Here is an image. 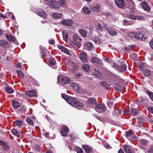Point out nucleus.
<instances>
[{"mask_svg": "<svg viewBox=\"0 0 153 153\" xmlns=\"http://www.w3.org/2000/svg\"><path fill=\"white\" fill-rule=\"evenodd\" d=\"M82 149L79 147H77V153H83Z\"/></svg>", "mask_w": 153, "mask_h": 153, "instance_id": "680f3d73", "label": "nucleus"}, {"mask_svg": "<svg viewBox=\"0 0 153 153\" xmlns=\"http://www.w3.org/2000/svg\"><path fill=\"white\" fill-rule=\"evenodd\" d=\"M0 17L2 18L3 19H5L6 18V16L4 15L3 14L1 13H0Z\"/></svg>", "mask_w": 153, "mask_h": 153, "instance_id": "69168bd1", "label": "nucleus"}, {"mask_svg": "<svg viewBox=\"0 0 153 153\" xmlns=\"http://www.w3.org/2000/svg\"><path fill=\"white\" fill-rule=\"evenodd\" d=\"M12 105L13 107L14 108H17L20 106V103L16 100L12 101Z\"/></svg>", "mask_w": 153, "mask_h": 153, "instance_id": "b1692460", "label": "nucleus"}, {"mask_svg": "<svg viewBox=\"0 0 153 153\" xmlns=\"http://www.w3.org/2000/svg\"><path fill=\"white\" fill-rule=\"evenodd\" d=\"M16 123L17 126H19L23 124V122L22 120H17L16 121Z\"/></svg>", "mask_w": 153, "mask_h": 153, "instance_id": "de8ad7c7", "label": "nucleus"}, {"mask_svg": "<svg viewBox=\"0 0 153 153\" xmlns=\"http://www.w3.org/2000/svg\"><path fill=\"white\" fill-rule=\"evenodd\" d=\"M153 150V146H151L149 149L148 153H152Z\"/></svg>", "mask_w": 153, "mask_h": 153, "instance_id": "052dcab7", "label": "nucleus"}, {"mask_svg": "<svg viewBox=\"0 0 153 153\" xmlns=\"http://www.w3.org/2000/svg\"><path fill=\"white\" fill-rule=\"evenodd\" d=\"M108 32L112 36H114L117 35V33L112 28H109Z\"/></svg>", "mask_w": 153, "mask_h": 153, "instance_id": "cd10ccee", "label": "nucleus"}, {"mask_svg": "<svg viewBox=\"0 0 153 153\" xmlns=\"http://www.w3.org/2000/svg\"><path fill=\"white\" fill-rule=\"evenodd\" d=\"M73 22L71 19H66L62 21L61 22V24L64 26H71L73 24Z\"/></svg>", "mask_w": 153, "mask_h": 153, "instance_id": "39448f33", "label": "nucleus"}, {"mask_svg": "<svg viewBox=\"0 0 153 153\" xmlns=\"http://www.w3.org/2000/svg\"><path fill=\"white\" fill-rule=\"evenodd\" d=\"M149 44L151 47L153 48V40H152L150 41Z\"/></svg>", "mask_w": 153, "mask_h": 153, "instance_id": "338daca9", "label": "nucleus"}, {"mask_svg": "<svg viewBox=\"0 0 153 153\" xmlns=\"http://www.w3.org/2000/svg\"><path fill=\"white\" fill-rule=\"evenodd\" d=\"M62 97L71 106L75 108L76 107V100L73 97L63 94H62Z\"/></svg>", "mask_w": 153, "mask_h": 153, "instance_id": "f257e3e1", "label": "nucleus"}, {"mask_svg": "<svg viewBox=\"0 0 153 153\" xmlns=\"http://www.w3.org/2000/svg\"><path fill=\"white\" fill-rule=\"evenodd\" d=\"M83 148L87 153H90L91 152V149L88 147L87 145H85L83 146Z\"/></svg>", "mask_w": 153, "mask_h": 153, "instance_id": "473e14b6", "label": "nucleus"}, {"mask_svg": "<svg viewBox=\"0 0 153 153\" xmlns=\"http://www.w3.org/2000/svg\"><path fill=\"white\" fill-rule=\"evenodd\" d=\"M58 2L59 8L65 6V0H59Z\"/></svg>", "mask_w": 153, "mask_h": 153, "instance_id": "c756f323", "label": "nucleus"}, {"mask_svg": "<svg viewBox=\"0 0 153 153\" xmlns=\"http://www.w3.org/2000/svg\"><path fill=\"white\" fill-rule=\"evenodd\" d=\"M40 2L45 4H48L49 3L48 0H41Z\"/></svg>", "mask_w": 153, "mask_h": 153, "instance_id": "bf43d9fd", "label": "nucleus"}, {"mask_svg": "<svg viewBox=\"0 0 153 153\" xmlns=\"http://www.w3.org/2000/svg\"><path fill=\"white\" fill-rule=\"evenodd\" d=\"M84 103L81 100H77V109H80L84 107Z\"/></svg>", "mask_w": 153, "mask_h": 153, "instance_id": "dca6fc26", "label": "nucleus"}, {"mask_svg": "<svg viewBox=\"0 0 153 153\" xmlns=\"http://www.w3.org/2000/svg\"><path fill=\"white\" fill-rule=\"evenodd\" d=\"M0 46L4 48H6L9 46V44L8 42L5 40H0Z\"/></svg>", "mask_w": 153, "mask_h": 153, "instance_id": "f3484780", "label": "nucleus"}, {"mask_svg": "<svg viewBox=\"0 0 153 153\" xmlns=\"http://www.w3.org/2000/svg\"><path fill=\"white\" fill-rule=\"evenodd\" d=\"M79 57L81 60L84 62H88L87 56L85 53H81L79 54Z\"/></svg>", "mask_w": 153, "mask_h": 153, "instance_id": "1a4fd4ad", "label": "nucleus"}, {"mask_svg": "<svg viewBox=\"0 0 153 153\" xmlns=\"http://www.w3.org/2000/svg\"><path fill=\"white\" fill-rule=\"evenodd\" d=\"M60 82L63 84H68L70 82L69 79L67 77L59 75L57 77V83Z\"/></svg>", "mask_w": 153, "mask_h": 153, "instance_id": "f03ea898", "label": "nucleus"}, {"mask_svg": "<svg viewBox=\"0 0 153 153\" xmlns=\"http://www.w3.org/2000/svg\"><path fill=\"white\" fill-rule=\"evenodd\" d=\"M71 86L73 87L74 90H76V84L75 82H72L71 83Z\"/></svg>", "mask_w": 153, "mask_h": 153, "instance_id": "603ef678", "label": "nucleus"}, {"mask_svg": "<svg viewBox=\"0 0 153 153\" xmlns=\"http://www.w3.org/2000/svg\"><path fill=\"white\" fill-rule=\"evenodd\" d=\"M126 66L124 62H122L120 66L118 67V69L121 72L125 71L126 70Z\"/></svg>", "mask_w": 153, "mask_h": 153, "instance_id": "4468645a", "label": "nucleus"}, {"mask_svg": "<svg viewBox=\"0 0 153 153\" xmlns=\"http://www.w3.org/2000/svg\"><path fill=\"white\" fill-rule=\"evenodd\" d=\"M69 137H70L71 140L72 141H74L75 140V138L72 135H70Z\"/></svg>", "mask_w": 153, "mask_h": 153, "instance_id": "774afa93", "label": "nucleus"}, {"mask_svg": "<svg viewBox=\"0 0 153 153\" xmlns=\"http://www.w3.org/2000/svg\"><path fill=\"white\" fill-rule=\"evenodd\" d=\"M16 71L17 74L19 76H20L22 77H23V73L21 71L18 70L17 71Z\"/></svg>", "mask_w": 153, "mask_h": 153, "instance_id": "864d4df0", "label": "nucleus"}, {"mask_svg": "<svg viewBox=\"0 0 153 153\" xmlns=\"http://www.w3.org/2000/svg\"><path fill=\"white\" fill-rule=\"evenodd\" d=\"M133 131L131 130H130L126 132V137H129L133 133Z\"/></svg>", "mask_w": 153, "mask_h": 153, "instance_id": "49530a36", "label": "nucleus"}, {"mask_svg": "<svg viewBox=\"0 0 153 153\" xmlns=\"http://www.w3.org/2000/svg\"><path fill=\"white\" fill-rule=\"evenodd\" d=\"M37 14L39 16L44 18L45 19L47 18V14L46 12L44 10L40 9L36 12Z\"/></svg>", "mask_w": 153, "mask_h": 153, "instance_id": "20e7f679", "label": "nucleus"}, {"mask_svg": "<svg viewBox=\"0 0 153 153\" xmlns=\"http://www.w3.org/2000/svg\"><path fill=\"white\" fill-rule=\"evenodd\" d=\"M116 5L119 7L123 8L125 6L126 4L123 0H115Z\"/></svg>", "mask_w": 153, "mask_h": 153, "instance_id": "423d86ee", "label": "nucleus"}, {"mask_svg": "<svg viewBox=\"0 0 153 153\" xmlns=\"http://www.w3.org/2000/svg\"><path fill=\"white\" fill-rule=\"evenodd\" d=\"M143 74L145 76H148L151 74L150 71L148 69H146L143 70Z\"/></svg>", "mask_w": 153, "mask_h": 153, "instance_id": "bb28decb", "label": "nucleus"}, {"mask_svg": "<svg viewBox=\"0 0 153 153\" xmlns=\"http://www.w3.org/2000/svg\"><path fill=\"white\" fill-rule=\"evenodd\" d=\"M129 36L131 38H135L136 36V33H134L133 32L130 33L129 35Z\"/></svg>", "mask_w": 153, "mask_h": 153, "instance_id": "4d7b16f0", "label": "nucleus"}, {"mask_svg": "<svg viewBox=\"0 0 153 153\" xmlns=\"http://www.w3.org/2000/svg\"><path fill=\"white\" fill-rule=\"evenodd\" d=\"M63 16V15L61 13H53L52 14V16L56 19H59L60 18Z\"/></svg>", "mask_w": 153, "mask_h": 153, "instance_id": "7c9ffc66", "label": "nucleus"}, {"mask_svg": "<svg viewBox=\"0 0 153 153\" xmlns=\"http://www.w3.org/2000/svg\"><path fill=\"white\" fill-rule=\"evenodd\" d=\"M6 37L9 41H11L12 42H15L16 41V39L15 37L13 36L12 35H9L8 34H6Z\"/></svg>", "mask_w": 153, "mask_h": 153, "instance_id": "4be33fe9", "label": "nucleus"}, {"mask_svg": "<svg viewBox=\"0 0 153 153\" xmlns=\"http://www.w3.org/2000/svg\"><path fill=\"white\" fill-rule=\"evenodd\" d=\"M87 104L92 106L95 105L97 103V101L96 99L91 97L89 98L87 100Z\"/></svg>", "mask_w": 153, "mask_h": 153, "instance_id": "0eeeda50", "label": "nucleus"}, {"mask_svg": "<svg viewBox=\"0 0 153 153\" xmlns=\"http://www.w3.org/2000/svg\"><path fill=\"white\" fill-rule=\"evenodd\" d=\"M73 41H71L70 42V46L71 48L75 49L76 48V35H75L73 37Z\"/></svg>", "mask_w": 153, "mask_h": 153, "instance_id": "f8f14e48", "label": "nucleus"}, {"mask_svg": "<svg viewBox=\"0 0 153 153\" xmlns=\"http://www.w3.org/2000/svg\"><path fill=\"white\" fill-rule=\"evenodd\" d=\"M83 89L81 87H79L78 89L77 90V92L80 94H83Z\"/></svg>", "mask_w": 153, "mask_h": 153, "instance_id": "5fc2aeb1", "label": "nucleus"}, {"mask_svg": "<svg viewBox=\"0 0 153 153\" xmlns=\"http://www.w3.org/2000/svg\"><path fill=\"white\" fill-rule=\"evenodd\" d=\"M5 90L7 92L10 94L13 93L14 91V89L11 87H6Z\"/></svg>", "mask_w": 153, "mask_h": 153, "instance_id": "c85d7f7f", "label": "nucleus"}, {"mask_svg": "<svg viewBox=\"0 0 153 153\" xmlns=\"http://www.w3.org/2000/svg\"><path fill=\"white\" fill-rule=\"evenodd\" d=\"M143 16H136L135 19H137L138 20H142L143 19Z\"/></svg>", "mask_w": 153, "mask_h": 153, "instance_id": "13d9d810", "label": "nucleus"}, {"mask_svg": "<svg viewBox=\"0 0 153 153\" xmlns=\"http://www.w3.org/2000/svg\"><path fill=\"white\" fill-rule=\"evenodd\" d=\"M0 146H1L2 149L4 150H7L9 149V146L7 145L6 142H3L0 140Z\"/></svg>", "mask_w": 153, "mask_h": 153, "instance_id": "ddd939ff", "label": "nucleus"}, {"mask_svg": "<svg viewBox=\"0 0 153 153\" xmlns=\"http://www.w3.org/2000/svg\"><path fill=\"white\" fill-rule=\"evenodd\" d=\"M135 38L138 40L141 39L142 40H143L146 38V37H144V35L141 32L137 31L136 33Z\"/></svg>", "mask_w": 153, "mask_h": 153, "instance_id": "9d476101", "label": "nucleus"}, {"mask_svg": "<svg viewBox=\"0 0 153 153\" xmlns=\"http://www.w3.org/2000/svg\"><path fill=\"white\" fill-rule=\"evenodd\" d=\"M138 122L139 126H141L144 122V119L142 118H139L138 119Z\"/></svg>", "mask_w": 153, "mask_h": 153, "instance_id": "ea45409f", "label": "nucleus"}, {"mask_svg": "<svg viewBox=\"0 0 153 153\" xmlns=\"http://www.w3.org/2000/svg\"><path fill=\"white\" fill-rule=\"evenodd\" d=\"M123 148L126 153H132V151L128 145H125L123 146Z\"/></svg>", "mask_w": 153, "mask_h": 153, "instance_id": "5701e85b", "label": "nucleus"}, {"mask_svg": "<svg viewBox=\"0 0 153 153\" xmlns=\"http://www.w3.org/2000/svg\"><path fill=\"white\" fill-rule=\"evenodd\" d=\"M86 47L87 48L89 49L90 50H92L94 48L93 45L91 42H88L86 44Z\"/></svg>", "mask_w": 153, "mask_h": 153, "instance_id": "72a5a7b5", "label": "nucleus"}, {"mask_svg": "<svg viewBox=\"0 0 153 153\" xmlns=\"http://www.w3.org/2000/svg\"><path fill=\"white\" fill-rule=\"evenodd\" d=\"M147 93L149 95L151 99L153 101V92H151L149 91H146Z\"/></svg>", "mask_w": 153, "mask_h": 153, "instance_id": "37998d69", "label": "nucleus"}, {"mask_svg": "<svg viewBox=\"0 0 153 153\" xmlns=\"http://www.w3.org/2000/svg\"><path fill=\"white\" fill-rule=\"evenodd\" d=\"M93 75L97 78H100L101 74L99 71L95 70L94 72L93 73Z\"/></svg>", "mask_w": 153, "mask_h": 153, "instance_id": "f704fd0d", "label": "nucleus"}, {"mask_svg": "<svg viewBox=\"0 0 153 153\" xmlns=\"http://www.w3.org/2000/svg\"><path fill=\"white\" fill-rule=\"evenodd\" d=\"M100 84L102 85L105 87L106 88H108L110 86V85H109L104 81H102L100 83Z\"/></svg>", "mask_w": 153, "mask_h": 153, "instance_id": "58836bf2", "label": "nucleus"}, {"mask_svg": "<svg viewBox=\"0 0 153 153\" xmlns=\"http://www.w3.org/2000/svg\"><path fill=\"white\" fill-rule=\"evenodd\" d=\"M79 32L83 37H85L86 36L87 32L84 30H79Z\"/></svg>", "mask_w": 153, "mask_h": 153, "instance_id": "e433bc0d", "label": "nucleus"}, {"mask_svg": "<svg viewBox=\"0 0 153 153\" xmlns=\"http://www.w3.org/2000/svg\"><path fill=\"white\" fill-rule=\"evenodd\" d=\"M49 43L51 45H53L54 44L55 41L53 39H51L49 40Z\"/></svg>", "mask_w": 153, "mask_h": 153, "instance_id": "0e129e2a", "label": "nucleus"}, {"mask_svg": "<svg viewBox=\"0 0 153 153\" xmlns=\"http://www.w3.org/2000/svg\"><path fill=\"white\" fill-rule=\"evenodd\" d=\"M69 129L68 127L65 126H63L61 131V134L63 136H66L68 133Z\"/></svg>", "mask_w": 153, "mask_h": 153, "instance_id": "6e6552de", "label": "nucleus"}, {"mask_svg": "<svg viewBox=\"0 0 153 153\" xmlns=\"http://www.w3.org/2000/svg\"><path fill=\"white\" fill-rule=\"evenodd\" d=\"M27 123L31 125H33V121L30 117H27L26 119Z\"/></svg>", "mask_w": 153, "mask_h": 153, "instance_id": "c03bdc74", "label": "nucleus"}, {"mask_svg": "<svg viewBox=\"0 0 153 153\" xmlns=\"http://www.w3.org/2000/svg\"><path fill=\"white\" fill-rule=\"evenodd\" d=\"M128 17L131 19L135 20L136 16L130 14L128 15Z\"/></svg>", "mask_w": 153, "mask_h": 153, "instance_id": "6e6d98bb", "label": "nucleus"}, {"mask_svg": "<svg viewBox=\"0 0 153 153\" xmlns=\"http://www.w3.org/2000/svg\"><path fill=\"white\" fill-rule=\"evenodd\" d=\"M82 68L84 71L87 72L89 71V66L87 64H84L82 66Z\"/></svg>", "mask_w": 153, "mask_h": 153, "instance_id": "2f4dec72", "label": "nucleus"}, {"mask_svg": "<svg viewBox=\"0 0 153 153\" xmlns=\"http://www.w3.org/2000/svg\"><path fill=\"white\" fill-rule=\"evenodd\" d=\"M84 12L86 14H89L91 13V11L89 10L88 7H84L83 8Z\"/></svg>", "mask_w": 153, "mask_h": 153, "instance_id": "09e8293b", "label": "nucleus"}, {"mask_svg": "<svg viewBox=\"0 0 153 153\" xmlns=\"http://www.w3.org/2000/svg\"><path fill=\"white\" fill-rule=\"evenodd\" d=\"M114 88L117 91H120L123 89L122 86L118 84H116L115 85Z\"/></svg>", "mask_w": 153, "mask_h": 153, "instance_id": "79ce46f5", "label": "nucleus"}, {"mask_svg": "<svg viewBox=\"0 0 153 153\" xmlns=\"http://www.w3.org/2000/svg\"><path fill=\"white\" fill-rule=\"evenodd\" d=\"M142 6L143 9L146 11H149L150 9L149 6H148L146 1H143L142 3Z\"/></svg>", "mask_w": 153, "mask_h": 153, "instance_id": "6ab92c4d", "label": "nucleus"}, {"mask_svg": "<svg viewBox=\"0 0 153 153\" xmlns=\"http://www.w3.org/2000/svg\"><path fill=\"white\" fill-rule=\"evenodd\" d=\"M11 132L13 135L16 136L17 137H19V134L16 129H12L11 130Z\"/></svg>", "mask_w": 153, "mask_h": 153, "instance_id": "a19ab883", "label": "nucleus"}, {"mask_svg": "<svg viewBox=\"0 0 153 153\" xmlns=\"http://www.w3.org/2000/svg\"><path fill=\"white\" fill-rule=\"evenodd\" d=\"M96 108H99L103 111H106V107L104 104H97L96 106Z\"/></svg>", "mask_w": 153, "mask_h": 153, "instance_id": "a211bd4d", "label": "nucleus"}, {"mask_svg": "<svg viewBox=\"0 0 153 153\" xmlns=\"http://www.w3.org/2000/svg\"><path fill=\"white\" fill-rule=\"evenodd\" d=\"M130 114L133 116H135L137 115L138 113V110L135 108H131L130 111Z\"/></svg>", "mask_w": 153, "mask_h": 153, "instance_id": "aec40b11", "label": "nucleus"}, {"mask_svg": "<svg viewBox=\"0 0 153 153\" xmlns=\"http://www.w3.org/2000/svg\"><path fill=\"white\" fill-rule=\"evenodd\" d=\"M62 36L64 40L67 42L68 39V33L66 31H64L62 32Z\"/></svg>", "mask_w": 153, "mask_h": 153, "instance_id": "a878e982", "label": "nucleus"}, {"mask_svg": "<svg viewBox=\"0 0 153 153\" xmlns=\"http://www.w3.org/2000/svg\"><path fill=\"white\" fill-rule=\"evenodd\" d=\"M49 61L50 65H54L56 63V61L53 58H50Z\"/></svg>", "mask_w": 153, "mask_h": 153, "instance_id": "c9c22d12", "label": "nucleus"}, {"mask_svg": "<svg viewBox=\"0 0 153 153\" xmlns=\"http://www.w3.org/2000/svg\"><path fill=\"white\" fill-rule=\"evenodd\" d=\"M96 29L97 30L100 31H102L103 29V27L100 24H99L97 25Z\"/></svg>", "mask_w": 153, "mask_h": 153, "instance_id": "8fccbe9b", "label": "nucleus"}, {"mask_svg": "<svg viewBox=\"0 0 153 153\" xmlns=\"http://www.w3.org/2000/svg\"><path fill=\"white\" fill-rule=\"evenodd\" d=\"M48 5L49 6L52 8L58 9L59 8L58 5V1L51 0L49 2Z\"/></svg>", "mask_w": 153, "mask_h": 153, "instance_id": "7ed1b4c3", "label": "nucleus"}, {"mask_svg": "<svg viewBox=\"0 0 153 153\" xmlns=\"http://www.w3.org/2000/svg\"><path fill=\"white\" fill-rule=\"evenodd\" d=\"M58 47L63 52L66 54H69V52L68 50L64 46L60 45H58Z\"/></svg>", "mask_w": 153, "mask_h": 153, "instance_id": "412c9836", "label": "nucleus"}, {"mask_svg": "<svg viewBox=\"0 0 153 153\" xmlns=\"http://www.w3.org/2000/svg\"><path fill=\"white\" fill-rule=\"evenodd\" d=\"M100 8V5L99 4H96L92 8L93 11H96L99 10Z\"/></svg>", "mask_w": 153, "mask_h": 153, "instance_id": "4c0bfd02", "label": "nucleus"}, {"mask_svg": "<svg viewBox=\"0 0 153 153\" xmlns=\"http://www.w3.org/2000/svg\"><path fill=\"white\" fill-rule=\"evenodd\" d=\"M140 143L142 145H145L147 144L148 141L146 140L142 139L140 141Z\"/></svg>", "mask_w": 153, "mask_h": 153, "instance_id": "3c124183", "label": "nucleus"}, {"mask_svg": "<svg viewBox=\"0 0 153 153\" xmlns=\"http://www.w3.org/2000/svg\"><path fill=\"white\" fill-rule=\"evenodd\" d=\"M71 65L72 67L71 71L73 74H75V75H76V64L72 62L71 63Z\"/></svg>", "mask_w": 153, "mask_h": 153, "instance_id": "393cba45", "label": "nucleus"}, {"mask_svg": "<svg viewBox=\"0 0 153 153\" xmlns=\"http://www.w3.org/2000/svg\"><path fill=\"white\" fill-rule=\"evenodd\" d=\"M25 94L30 97L36 96L37 92L34 90L27 91L25 92Z\"/></svg>", "mask_w": 153, "mask_h": 153, "instance_id": "9b49d317", "label": "nucleus"}, {"mask_svg": "<svg viewBox=\"0 0 153 153\" xmlns=\"http://www.w3.org/2000/svg\"><path fill=\"white\" fill-rule=\"evenodd\" d=\"M91 61L92 63H97L100 65H102L101 60L96 57H93L91 59Z\"/></svg>", "mask_w": 153, "mask_h": 153, "instance_id": "2eb2a0df", "label": "nucleus"}, {"mask_svg": "<svg viewBox=\"0 0 153 153\" xmlns=\"http://www.w3.org/2000/svg\"><path fill=\"white\" fill-rule=\"evenodd\" d=\"M149 112L153 114V107H150L148 108Z\"/></svg>", "mask_w": 153, "mask_h": 153, "instance_id": "e2e57ef3", "label": "nucleus"}, {"mask_svg": "<svg viewBox=\"0 0 153 153\" xmlns=\"http://www.w3.org/2000/svg\"><path fill=\"white\" fill-rule=\"evenodd\" d=\"M138 68L140 70H143L144 68V63L142 62H140L138 64Z\"/></svg>", "mask_w": 153, "mask_h": 153, "instance_id": "a18cd8bd", "label": "nucleus"}]
</instances>
